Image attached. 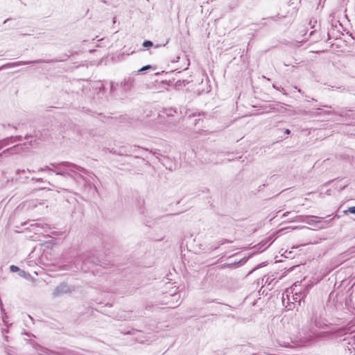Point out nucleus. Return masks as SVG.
I'll return each instance as SVG.
<instances>
[{"label":"nucleus","mask_w":355,"mask_h":355,"mask_svg":"<svg viewBox=\"0 0 355 355\" xmlns=\"http://www.w3.org/2000/svg\"><path fill=\"white\" fill-rule=\"evenodd\" d=\"M118 87V85H115L114 83H110V92L112 94H114V91L116 89V87Z\"/></svg>","instance_id":"39448f33"},{"label":"nucleus","mask_w":355,"mask_h":355,"mask_svg":"<svg viewBox=\"0 0 355 355\" xmlns=\"http://www.w3.org/2000/svg\"><path fill=\"white\" fill-rule=\"evenodd\" d=\"M272 87L280 91L281 89H283V88L282 87H278L277 86H276L275 84L272 85Z\"/></svg>","instance_id":"6e6552de"},{"label":"nucleus","mask_w":355,"mask_h":355,"mask_svg":"<svg viewBox=\"0 0 355 355\" xmlns=\"http://www.w3.org/2000/svg\"><path fill=\"white\" fill-rule=\"evenodd\" d=\"M133 82L134 79L129 77L128 78L125 79L124 81L121 83V87L123 91L128 92L131 89Z\"/></svg>","instance_id":"f03ea898"},{"label":"nucleus","mask_w":355,"mask_h":355,"mask_svg":"<svg viewBox=\"0 0 355 355\" xmlns=\"http://www.w3.org/2000/svg\"><path fill=\"white\" fill-rule=\"evenodd\" d=\"M69 58V55L67 54H63L62 56H60L59 58L55 59H49V60H44V59H40V60H31V61H18L15 62H10L5 64L0 67V71L11 67H19L21 65H26V64H39V63H55L58 62H64L66 61Z\"/></svg>","instance_id":"f257e3e1"},{"label":"nucleus","mask_w":355,"mask_h":355,"mask_svg":"<svg viewBox=\"0 0 355 355\" xmlns=\"http://www.w3.org/2000/svg\"><path fill=\"white\" fill-rule=\"evenodd\" d=\"M10 19H7L4 21L3 24H6L8 21H10Z\"/></svg>","instance_id":"9b49d317"},{"label":"nucleus","mask_w":355,"mask_h":355,"mask_svg":"<svg viewBox=\"0 0 355 355\" xmlns=\"http://www.w3.org/2000/svg\"><path fill=\"white\" fill-rule=\"evenodd\" d=\"M290 132H291V131L288 129H286V131H285V133L287 134V135H289Z\"/></svg>","instance_id":"1a4fd4ad"},{"label":"nucleus","mask_w":355,"mask_h":355,"mask_svg":"<svg viewBox=\"0 0 355 355\" xmlns=\"http://www.w3.org/2000/svg\"><path fill=\"white\" fill-rule=\"evenodd\" d=\"M153 67L150 64L146 65L143 67H141L140 69L138 70V72H143L144 71H146L148 69H152Z\"/></svg>","instance_id":"20e7f679"},{"label":"nucleus","mask_w":355,"mask_h":355,"mask_svg":"<svg viewBox=\"0 0 355 355\" xmlns=\"http://www.w3.org/2000/svg\"><path fill=\"white\" fill-rule=\"evenodd\" d=\"M347 211L349 213H351V214H355V207H349Z\"/></svg>","instance_id":"0eeeda50"},{"label":"nucleus","mask_w":355,"mask_h":355,"mask_svg":"<svg viewBox=\"0 0 355 355\" xmlns=\"http://www.w3.org/2000/svg\"><path fill=\"white\" fill-rule=\"evenodd\" d=\"M19 270V268L16 266H10V270L12 272H17Z\"/></svg>","instance_id":"423d86ee"},{"label":"nucleus","mask_w":355,"mask_h":355,"mask_svg":"<svg viewBox=\"0 0 355 355\" xmlns=\"http://www.w3.org/2000/svg\"><path fill=\"white\" fill-rule=\"evenodd\" d=\"M162 44H157L155 46V48H159L160 46H162Z\"/></svg>","instance_id":"9d476101"},{"label":"nucleus","mask_w":355,"mask_h":355,"mask_svg":"<svg viewBox=\"0 0 355 355\" xmlns=\"http://www.w3.org/2000/svg\"><path fill=\"white\" fill-rule=\"evenodd\" d=\"M143 46L145 48H148V47L154 46V45H153V42H151L150 40H145L143 42Z\"/></svg>","instance_id":"7ed1b4c3"},{"label":"nucleus","mask_w":355,"mask_h":355,"mask_svg":"<svg viewBox=\"0 0 355 355\" xmlns=\"http://www.w3.org/2000/svg\"><path fill=\"white\" fill-rule=\"evenodd\" d=\"M263 78L267 79L268 80H270V78H266V76H263Z\"/></svg>","instance_id":"f8f14e48"}]
</instances>
